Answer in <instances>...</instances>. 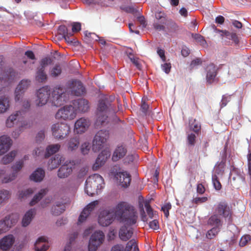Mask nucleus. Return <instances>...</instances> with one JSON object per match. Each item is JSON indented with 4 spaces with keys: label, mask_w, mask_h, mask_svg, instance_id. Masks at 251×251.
Wrapping results in <instances>:
<instances>
[{
    "label": "nucleus",
    "mask_w": 251,
    "mask_h": 251,
    "mask_svg": "<svg viewBox=\"0 0 251 251\" xmlns=\"http://www.w3.org/2000/svg\"><path fill=\"white\" fill-rule=\"evenodd\" d=\"M85 89L80 81H68L65 87L58 85L52 92L51 102L55 106H59L67 101L70 95L80 96L84 93Z\"/></svg>",
    "instance_id": "f257e3e1"
},
{
    "label": "nucleus",
    "mask_w": 251,
    "mask_h": 251,
    "mask_svg": "<svg viewBox=\"0 0 251 251\" xmlns=\"http://www.w3.org/2000/svg\"><path fill=\"white\" fill-rule=\"evenodd\" d=\"M115 218L124 224L133 225L136 224L138 216L134 207L125 201H120L110 209Z\"/></svg>",
    "instance_id": "f03ea898"
},
{
    "label": "nucleus",
    "mask_w": 251,
    "mask_h": 251,
    "mask_svg": "<svg viewBox=\"0 0 251 251\" xmlns=\"http://www.w3.org/2000/svg\"><path fill=\"white\" fill-rule=\"evenodd\" d=\"M222 216L226 219L230 218L231 212L229 207L225 202H220L217 206L214 214L208 219L207 224L208 225L214 227H219L222 226L220 216Z\"/></svg>",
    "instance_id": "7ed1b4c3"
},
{
    "label": "nucleus",
    "mask_w": 251,
    "mask_h": 251,
    "mask_svg": "<svg viewBox=\"0 0 251 251\" xmlns=\"http://www.w3.org/2000/svg\"><path fill=\"white\" fill-rule=\"evenodd\" d=\"M104 180L101 176L95 174L89 176L85 182V192L89 196L98 194L104 187Z\"/></svg>",
    "instance_id": "20e7f679"
},
{
    "label": "nucleus",
    "mask_w": 251,
    "mask_h": 251,
    "mask_svg": "<svg viewBox=\"0 0 251 251\" xmlns=\"http://www.w3.org/2000/svg\"><path fill=\"white\" fill-rule=\"evenodd\" d=\"M115 111L111 104L105 100L100 101L98 105L97 110V120L96 124L99 126L104 125L108 122V115L114 114Z\"/></svg>",
    "instance_id": "39448f33"
},
{
    "label": "nucleus",
    "mask_w": 251,
    "mask_h": 251,
    "mask_svg": "<svg viewBox=\"0 0 251 251\" xmlns=\"http://www.w3.org/2000/svg\"><path fill=\"white\" fill-rule=\"evenodd\" d=\"M24 165L23 160L16 162L11 166L12 172L6 173L4 168H0V182L7 184L14 181L17 176V173L22 169Z\"/></svg>",
    "instance_id": "423d86ee"
},
{
    "label": "nucleus",
    "mask_w": 251,
    "mask_h": 251,
    "mask_svg": "<svg viewBox=\"0 0 251 251\" xmlns=\"http://www.w3.org/2000/svg\"><path fill=\"white\" fill-rule=\"evenodd\" d=\"M52 135L58 140H62L70 132V126L64 123H57L53 124L51 127Z\"/></svg>",
    "instance_id": "0eeeda50"
},
{
    "label": "nucleus",
    "mask_w": 251,
    "mask_h": 251,
    "mask_svg": "<svg viewBox=\"0 0 251 251\" xmlns=\"http://www.w3.org/2000/svg\"><path fill=\"white\" fill-rule=\"evenodd\" d=\"M109 138V132L106 130H100L95 135L93 143L92 150L94 152H98L105 145Z\"/></svg>",
    "instance_id": "6e6552de"
},
{
    "label": "nucleus",
    "mask_w": 251,
    "mask_h": 251,
    "mask_svg": "<svg viewBox=\"0 0 251 251\" xmlns=\"http://www.w3.org/2000/svg\"><path fill=\"white\" fill-rule=\"evenodd\" d=\"M76 115L75 109L70 104L59 109L55 115V118L58 120L71 121L74 119Z\"/></svg>",
    "instance_id": "1a4fd4ad"
},
{
    "label": "nucleus",
    "mask_w": 251,
    "mask_h": 251,
    "mask_svg": "<svg viewBox=\"0 0 251 251\" xmlns=\"http://www.w3.org/2000/svg\"><path fill=\"white\" fill-rule=\"evenodd\" d=\"M105 235L103 232L97 231L91 235L88 247V251H97L103 243Z\"/></svg>",
    "instance_id": "9d476101"
},
{
    "label": "nucleus",
    "mask_w": 251,
    "mask_h": 251,
    "mask_svg": "<svg viewBox=\"0 0 251 251\" xmlns=\"http://www.w3.org/2000/svg\"><path fill=\"white\" fill-rule=\"evenodd\" d=\"M50 90L48 87L45 86L39 89L36 93L35 104L38 106L45 105L49 99Z\"/></svg>",
    "instance_id": "9b49d317"
},
{
    "label": "nucleus",
    "mask_w": 251,
    "mask_h": 251,
    "mask_svg": "<svg viewBox=\"0 0 251 251\" xmlns=\"http://www.w3.org/2000/svg\"><path fill=\"white\" fill-rule=\"evenodd\" d=\"M114 176L120 185L123 187L126 188L129 185L131 181V176L127 172L120 170L115 173Z\"/></svg>",
    "instance_id": "f8f14e48"
},
{
    "label": "nucleus",
    "mask_w": 251,
    "mask_h": 251,
    "mask_svg": "<svg viewBox=\"0 0 251 251\" xmlns=\"http://www.w3.org/2000/svg\"><path fill=\"white\" fill-rule=\"evenodd\" d=\"M114 216L110 210H104L102 211L99 217V223L102 226H106L110 225L113 220Z\"/></svg>",
    "instance_id": "ddd939ff"
},
{
    "label": "nucleus",
    "mask_w": 251,
    "mask_h": 251,
    "mask_svg": "<svg viewBox=\"0 0 251 251\" xmlns=\"http://www.w3.org/2000/svg\"><path fill=\"white\" fill-rule=\"evenodd\" d=\"M90 125L88 119L81 118L76 121L74 125V132L77 134L85 132Z\"/></svg>",
    "instance_id": "4468645a"
},
{
    "label": "nucleus",
    "mask_w": 251,
    "mask_h": 251,
    "mask_svg": "<svg viewBox=\"0 0 251 251\" xmlns=\"http://www.w3.org/2000/svg\"><path fill=\"white\" fill-rule=\"evenodd\" d=\"M30 81L27 79H23L19 83L15 90V101H19L21 97L23 98V94H24L25 91L30 85Z\"/></svg>",
    "instance_id": "2eb2a0df"
},
{
    "label": "nucleus",
    "mask_w": 251,
    "mask_h": 251,
    "mask_svg": "<svg viewBox=\"0 0 251 251\" xmlns=\"http://www.w3.org/2000/svg\"><path fill=\"white\" fill-rule=\"evenodd\" d=\"M111 251H139L135 240H131L126 244L125 249L122 245H116L112 247Z\"/></svg>",
    "instance_id": "dca6fc26"
},
{
    "label": "nucleus",
    "mask_w": 251,
    "mask_h": 251,
    "mask_svg": "<svg viewBox=\"0 0 251 251\" xmlns=\"http://www.w3.org/2000/svg\"><path fill=\"white\" fill-rule=\"evenodd\" d=\"M155 21L153 24L155 29L158 30H163L164 29V25L166 24V18L164 12L157 11L155 14Z\"/></svg>",
    "instance_id": "f3484780"
},
{
    "label": "nucleus",
    "mask_w": 251,
    "mask_h": 251,
    "mask_svg": "<svg viewBox=\"0 0 251 251\" xmlns=\"http://www.w3.org/2000/svg\"><path fill=\"white\" fill-rule=\"evenodd\" d=\"M110 156V152L109 150H104L102 151L96 159V162L93 166V169L96 170L103 166Z\"/></svg>",
    "instance_id": "a211bd4d"
},
{
    "label": "nucleus",
    "mask_w": 251,
    "mask_h": 251,
    "mask_svg": "<svg viewBox=\"0 0 251 251\" xmlns=\"http://www.w3.org/2000/svg\"><path fill=\"white\" fill-rule=\"evenodd\" d=\"M12 145V141L7 135L0 136V156L7 152Z\"/></svg>",
    "instance_id": "6ab92c4d"
},
{
    "label": "nucleus",
    "mask_w": 251,
    "mask_h": 251,
    "mask_svg": "<svg viewBox=\"0 0 251 251\" xmlns=\"http://www.w3.org/2000/svg\"><path fill=\"white\" fill-rule=\"evenodd\" d=\"M98 204L97 201H94L88 204L83 210L80 214L78 219V224L84 222L90 214L91 212L94 209L96 205Z\"/></svg>",
    "instance_id": "aec40b11"
},
{
    "label": "nucleus",
    "mask_w": 251,
    "mask_h": 251,
    "mask_svg": "<svg viewBox=\"0 0 251 251\" xmlns=\"http://www.w3.org/2000/svg\"><path fill=\"white\" fill-rule=\"evenodd\" d=\"M72 105L75 109L76 114L78 112H85L89 107L88 101L85 99L75 100Z\"/></svg>",
    "instance_id": "412c9836"
},
{
    "label": "nucleus",
    "mask_w": 251,
    "mask_h": 251,
    "mask_svg": "<svg viewBox=\"0 0 251 251\" xmlns=\"http://www.w3.org/2000/svg\"><path fill=\"white\" fill-rule=\"evenodd\" d=\"M74 162L66 161L58 170V176L61 178H64L68 177L73 171V166Z\"/></svg>",
    "instance_id": "4be33fe9"
},
{
    "label": "nucleus",
    "mask_w": 251,
    "mask_h": 251,
    "mask_svg": "<svg viewBox=\"0 0 251 251\" xmlns=\"http://www.w3.org/2000/svg\"><path fill=\"white\" fill-rule=\"evenodd\" d=\"M23 114L24 111L23 110H18L12 113L6 119L5 126L8 128L13 127Z\"/></svg>",
    "instance_id": "5701e85b"
},
{
    "label": "nucleus",
    "mask_w": 251,
    "mask_h": 251,
    "mask_svg": "<svg viewBox=\"0 0 251 251\" xmlns=\"http://www.w3.org/2000/svg\"><path fill=\"white\" fill-rule=\"evenodd\" d=\"M15 242V238L12 234L4 236L0 240V249L3 251L9 250Z\"/></svg>",
    "instance_id": "b1692460"
},
{
    "label": "nucleus",
    "mask_w": 251,
    "mask_h": 251,
    "mask_svg": "<svg viewBox=\"0 0 251 251\" xmlns=\"http://www.w3.org/2000/svg\"><path fill=\"white\" fill-rule=\"evenodd\" d=\"M50 247L48 239L45 236H41L38 238L34 243V250L35 251H47Z\"/></svg>",
    "instance_id": "393cba45"
},
{
    "label": "nucleus",
    "mask_w": 251,
    "mask_h": 251,
    "mask_svg": "<svg viewBox=\"0 0 251 251\" xmlns=\"http://www.w3.org/2000/svg\"><path fill=\"white\" fill-rule=\"evenodd\" d=\"M131 226L124 224V226L120 228L119 237L122 240L127 241L131 237L133 231L132 228L129 227Z\"/></svg>",
    "instance_id": "a878e982"
},
{
    "label": "nucleus",
    "mask_w": 251,
    "mask_h": 251,
    "mask_svg": "<svg viewBox=\"0 0 251 251\" xmlns=\"http://www.w3.org/2000/svg\"><path fill=\"white\" fill-rule=\"evenodd\" d=\"M127 153L126 148L122 145L117 146L114 151L112 156L113 161H117L126 156Z\"/></svg>",
    "instance_id": "bb28decb"
},
{
    "label": "nucleus",
    "mask_w": 251,
    "mask_h": 251,
    "mask_svg": "<svg viewBox=\"0 0 251 251\" xmlns=\"http://www.w3.org/2000/svg\"><path fill=\"white\" fill-rule=\"evenodd\" d=\"M31 126V123L29 121H23L20 126L13 131L12 133V137L14 138H17L25 129L29 128Z\"/></svg>",
    "instance_id": "cd10ccee"
},
{
    "label": "nucleus",
    "mask_w": 251,
    "mask_h": 251,
    "mask_svg": "<svg viewBox=\"0 0 251 251\" xmlns=\"http://www.w3.org/2000/svg\"><path fill=\"white\" fill-rule=\"evenodd\" d=\"M226 169V159H223L221 162H218L215 165L212 176H218V177H221L225 172Z\"/></svg>",
    "instance_id": "c85d7f7f"
},
{
    "label": "nucleus",
    "mask_w": 251,
    "mask_h": 251,
    "mask_svg": "<svg viewBox=\"0 0 251 251\" xmlns=\"http://www.w3.org/2000/svg\"><path fill=\"white\" fill-rule=\"evenodd\" d=\"M206 81L208 83H211L215 80L217 75L216 67L212 64L209 65L206 68Z\"/></svg>",
    "instance_id": "c756f323"
},
{
    "label": "nucleus",
    "mask_w": 251,
    "mask_h": 251,
    "mask_svg": "<svg viewBox=\"0 0 251 251\" xmlns=\"http://www.w3.org/2000/svg\"><path fill=\"white\" fill-rule=\"evenodd\" d=\"M35 209H30L25 214L22 220V226L23 227H26L30 224L35 215Z\"/></svg>",
    "instance_id": "7c9ffc66"
},
{
    "label": "nucleus",
    "mask_w": 251,
    "mask_h": 251,
    "mask_svg": "<svg viewBox=\"0 0 251 251\" xmlns=\"http://www.w3.org/2000/svg\"><path fill=\"white\" fill-rule=\"evenodd\" d=\"M64 160V157L57 154L51 158L48 162V169L52 170L58 167V166Z\"/></svg>",
    "instance_id": "2f4dec72"
},
{
    "label": "nucleus",
    "mask_w": 251,
    "mask_h": 251,
    "mask_svg": "<svg viewBox=\"0 0 251 251\" xmlns=\"http://www.w3.org/2000/svg\"><path fill=\"white\" fill-rule=\"evenodd\" d=\"M19 219V216L17 214H11L5 217L1 220L4 221V225L6 226L8 230L13 225L16 224Z\"/></svg>",
    "instance_id": "473e14b6"
},
{
    "label": "nucleus",
    "mask_w": 251,
    "mask_h": 251,
    "mask_svg": "<svg viewBox=\"0 0 251 251\" xmlns=\"http://www.w3.org/2000/svg\"><path fill=\"white\" fill-rule=\"evenodd\" d=\"M10 99L8 96H0V114H3L9 110L10 105Z\"/></svg>",
    "instance_id": "72a5a7b5"
},
{
    "label": "nucleus",
    "mask_w": 251,
    "mask_h": 251,
    "mask_svg": "<svg viewBox=\"0 0 251 251\" xmlns=\"http://www.w3.org/2000/svg\"><path fill=\"white\" fill-rule=\"evenodd\" d=\"M15 74V72H9V74L6 73L0 76V92L8 82H11L14 78Z\"/></svg>",
    "instance_id": "f704fd0d"
},
{
    "label": "nucleus",
    "mask_w": 251,
    "mask_h": 251,
    "mask_svg": "<svg viewBox=\"0 0 251 251\" xmlns=\"http://www.w3.org/2000/svg\"><path fill=\"white\" fill-rule=\"evenodd\" d=\"M45 171L40 168H37L30 175V179L35 182L41 181L45 177Z\"/></svg>",
    "instance_id": "c9c22d12"
},
{
    "label": "nucleus",
    "mask_w": 251,
    "mask_h": 251,
    "mask_svg": "<svg viewBox=\"0 0 251 251\" xmlns=\"http://www.w3.org/2000/svg\"><path fill=\"white\" fill-rule=\"evenodd\" d=\"M214 31L216 33H218L222 38L225 37L227 39L231 40L235 43L237 41V37L235 33H230L226 30H220L216 28L215 29Z\"/></svg>",
    "instance_id": "e433bc0d"
},
{
    "label": "nucleus",
    "mask_w": 251,
    "mask_h": 251,
    "mask_svg": "<svg viewBox=\"0 0 251 251\" xmlns=\"http://www.w3.org/2000/svg\"><path fill=\"white\" fill-rule=\"evenodd\" d=\"M17 154V151L13 150L4 155L0 160V163L4 165L9 164L13 161Z\"/></svg>",
    "instance_id": "4c0bfd02"
},
{
    "label": "nucleus",
    "mask_w": 251,
    "mask_h": 251,
    "mask_svg": "<svg viewBox=\"0 0 251 251\" xmlns=\"http://www.w3.org/2000/svg\"><path fill=\"white\" fill-rule=\"evenodd\" d=\"M77 235V232H74L69 235L68 240L65 246L63 251H71L72 244L74 242Z\"/></svg>",
    "instance_id": "58836bf2"
},
{
    "label": "nucleus",
    "mask_w": 251,
    "mask_h": 251,
    "mask_svg": "<svg viewBox=\"0 0 251 251\" xmlns=\"http://www.w3.org/2000/svg\"><path fill=\"white\" fill-rule=\"evenodd\" d=\"M47 190L46 189H41L38 194H36L30 202V205L33 206L36 204L42 198L46 195Z\"/></svg>",
    "instance_id": "ea45409f"
},
{
    "label": "nucleus",
    "mask_w": 251,
    "mask_h": 251,
    "mask_svg": "<svg viewBox=\"0 0 251 251\" xmlns=\"http://www.w3.org/2000/svg\"><path fill=\"white\" fill-rule=\"evenodd\" d=\"M60 148L59 144H54L49 146L46 149V157H49L59 151Z\"/></svg>",
    "instance_id": "a19ab883"
},
{
    "label": "nucleus",
    "mask_w": 251,
    "mask_h": 251,
    "mask_svg": "<svg viewBox=\"0 0 251 251\" xmlns=\"http://www.w3.org/2000/svg\"><path fill=\"white\" fill-rule=\"evenodd\" d=\"M79 140L77 137L71 138L68 143V148L70 151H73L78 148Z\"/></svg>",
    "instance_id": "79ce46f5"
},
{
    "label": "nucleus",
    "mask_w": 251,
    "mask_h": 251,
    "mask_svg": "<svg viewBox=\"0 0 251 251\" xmlns=\"http://www.w3.org/2000/svg\"><path fill=\"white\" fill-rule=\"evenodd\" d=\"M11 196V192L5 189L0 190V204L8 200Z\"/></svg>",
    "instance_id": "37998d69"
},
{
    "label": "nucleus",
    "mask_w": 251,
    "mask_h": 251,
    "mask_svg": "<svg viewBox=\"0 0 251 251\" xmlns=\"http://www.w3.org/2000/svg\"><path fill=\"white\" fill-rule=\"evenodd\" d=\"M65 209V206L63 204L57 203L52 208V212L54 215H59L62 213Z\"/></svg>",
    "instance_id": "c03bdc74"
},
{
    "label": "nucleus",
    "mask_w": 251,
    "mask_h": 251,
    "mask_svg": "<svg viewBox=\"0 0 251 251\" xmlns=\"http://www.w3.org/2000/svg\"><path fill=\"white\" fill-rule=\"evenodd\" d=\"M220 230V228L213 227L211 229L209 230L206 236L207 238L211 239L216 237Z\"/></svg>",
    "instance_id": "a18cd8bd"
},
{
    "label": "nucleus",
    "mask_w": 251,
    "mask_h": 251,
    "mask_svg": "<svg viewBox=\"0 0 251 251\" xmlns=\"http://www.w3.org/2000/svg\"><path fill=\"white\" fill-rule=\"evenodd\" d=\"M36 78L38 81L41 82H43L47 79V75L44 69L40 68L38 70L36 73Z\"/></svg>",
    "instance_id": "49530a36"
},
{
    "label": "nucleus",
    "mask_w": 251,
    "mask_h": 251,
    "mask_svg": "<svg viewBox=\"0 0 251 251\" xmlns=\"http://www.w3.org/2000/svg\"><path fill=\"white\" fill-rule=\"evenodd\" d=\"M16 102L20 103L25 109L29 108L30 105V102L24 94H23V98L21 97L20 100Z\"/></svg>",
    "instance_id": "de8ad7c7"
},
{
    "label": "nucleus",
    "mask_w": 251,
    "mask_h": 251,
    "mask_svg": "<svg viewBox=\"0 0 251 251\" xmlns=\"http://www.w3.org/2000/svg\"><path fill=\"white\" fill-rule=\"evenodd\" d=\"M193 38L199 43L201 46L205 47L206 45V42L204 38L199 34H195L192 35Z\"/></svg>",
    "instance_id": "09e8293b"
},
{
    "label": "nucleus",
    "mask_w": 251,
    "mask_h": 251,
    "mask_svg": "<svg viewBox=\"0 0 251 251\" xmlns=\"http://www.w3.org/2000/svg\"><path fill=\"white\" fill-rule=\"evenodd\" d=\"M33 192L34 190L32 188H28L23 191H22L19 193V198L24 199L26 198L30 195L32 194L33 193Z\"/></svg>",
    "instance_id": "8fccbe9b"
},
{
    "label": "nucleus",
    "mask_w": 251,
    "mask_h": 251,
    "mask_svg": "<svg viewBox=\"0 0 251 251\" xmlns=\"http://www.w3.org/2000/svg\"><path fill=\"white\" fill-rule=\"evenodd\" d=\"M61 73V69L60 66H54L50 71V75L55 77L59 75Z\"/></svg>",
    "instance_id": "3c124183"
},
{
    "label": "nucleus",
    "mask_w": 251,
    "mask_h": 251,
    "mask_svg": "<svg viewBox=\"0 0 251 251\" xmlns=\"http://www.w3.org/2000/svg\"><path fill=\"white\" fill-rule=\"evenodd\" d=\"M219 177H218V176H212V180L213 186L215 189L217 190H220L222 187V185L219 180Z\"/></svg>",
    "instance_id": "603ef678"
},
{
    "label": "nucleus",
    "mask_w": 251,
    "mask_h": 251,
    "mask_svg": "<svg viewBox=\"0 0 251 251\" xmlns=\"http://www.w3.org/2000/svg\"><path fill=\"white\" fill-rule=\"evenodd\" d=\"M145 207L146 208L148 215L151 219H152L154 217L156 216L155 212L153 211L152 209L148 202H146Z\"/></svg>",
    "instance_id": "864d4df0"
},
{
    "label": "nucleus",
    "mask_w": 251,
    "mask_h": 251,
    "mask_svg": "<svg viewBox=\"0 0 251 251\" xmlns=\"http://www.w3.org/2000/svg\"><path fill=\"white\" fill-rule=\"evenodd\" d=\"M51 63V60L50 58L46 57L42 59L40 62V69H45V68Z\"/></svg>",
    "instance_id": "5fc2aeb1"
},
{
    "label": "nucleus",
    "mask_w": 251,
    "mask_h": 251,
    "mask_svg": "<svg viewBox=\"0 0 251 251\" xmlns=\"http://www.w3.org/2000/svg\"><path fill=\"white\" fill-rule=\"evenodd\" d=\"M90 149V147L89 143L86 142H84L81 146V152L84 155L87 154L88 153Z\"/></svg>",
    "instance_id": "6e6d98bb"
},
{
    "label": "nucleus",
    "mask_w": 251,
    "mask_h": 251,
    "mask_svg": "<svg viewBox=\"0 0 251 251\" xmlns=\"http://www.w3.org/2000/svg\"><path fill=\"white\" fill-rule=\"evenodd\" d=\"M138 158L137 154L134 153L132 154L127 155L124 159L125 163H129L130 162L134 161Z\"/></svg>",
    "instance_id": "4d7b16f0"
},
{
    "label": "nucleus",
    "mask_w": 251,
    "mask_h": 251,
    "mask_svg": "<svg viewBox=\"0 0 251 251\" xmlns=\"http://www.w3.org/2000/svg\"><path fill=\"white\" fill-rule=\"evenodd\" d=\"M251 239L250 236L248 235L242 236L240 239L239 245L240 246L243 247L245 246L249 241Z\"/></svg>",
    "instance_id": "13d9d810"
},
{
    "label": "nucleus",
    "mask_w": 251,
    "mask_h": 251,
    "mask_svg": "<svg viewBox=\"0 0 251 251\" xmlns=\"http://www.w3.org/2000/svg\"><path fill=\"white\" fill-rule=\"evenodd\" d=\"M128 57L130 61L139 69H140V65L138 62V59L135 58L134 55L129 53L128 54Z\"/></svg>",
    "instance_id": "bf43d9fd"
},
{
    "label": "nucleus",
    "mask_w": 251,
    "mask_h": 251,
    "mask_svg": "<svg viewBox=\"0 0 251 251\" xmlns=\"http://www.w3.org/2000/svg\"><path fill=\"white\" fill-rule=\"evenodd\" d=\"M128 57L130 61L139 69H140V65L138 62V59L135 58L134 55L129 53L128 54Z\"/></svg>",
    "instance_id": "052dcab7"
},
{
    "label": "nucleus",
    "mask_w": 251,
    "mask_h": 251,
    "mask_svg": "<svg viewBox=\"0 0 251 251\" xmlns=\"http://www.w3.org/2000/svg\"><path fill=\"white\" fill-rule=\"evenodd\" d=\"M128 57L130 61L139 69H140V65L138 62V59L135 58L134 55L129 53L128 54Z\"/></svg>",
    "instance_id": "680f3d73"
},
{
    "label": "nucleus",
    "mask_w": 251,
    "mask_h": 251,
    "mask_svg": "<svg viewBox=\"0 0 251 251\" xmlns=\"http://www.w3.org/2000/svg\"><path fill=\"white\" fill-rule=\"evenodd\" d=\"M128 57L130 61L139 69H140V65L138 62V59L135 58L134 55L129 53L128 54Z\"/></svg>",
    "instance_id": "e2e57ef3"
},
{
    "label": "nucleus",
    "mask_w": 251,
    "mask_h": 251,
    "mask_svg": "<svg viewBox=\"0 0 251 251\" xmlns=\"http://www.w3.org/2000/svg\"><path fill=\"white\" fill-rule=\"evenodd\" d=\"M128 57L130 61L139 69H140V65L138 62V59L135 58L134 55L129 53L128 54Z\"/></svg>",
    "instance_id": "0e129e2a"
},
{
    "label": "nucleus",
    "mask_w": 251,
    "mask_h": 251,
    "mask_svg": "<svg viewBox=\"0 0 251 251\" xmlns=\"http://www.w3.org/2000/svg\"><path fill=\"white\" fill-rule=\"evenodd\" d=\"M171 208V204L170 203H167L162 206V210L163 211L165 216L167 218L169 215V210Z\"/></svg>",
    "instance_id": "69168bd1"
},
{
    "label": "nucleus",
    "mask_w": 251,
    "mask_h": 251,
    "mask_svg": "<svg viewBox=\"0 0 251 251\" xmlns=\"http://www.w3.org/2000/svg\"><path fill=\"white\" fill-rule=\"evenodd\" d=\"M58 33L63 36L68 34V30L66 26L60 25L58 27Z\"/></svg>",
    "instance_id": "338daca9"
},
{
    "label": "nucleus",
    "mask_w": 251,
    "mask_h": 251,
    "mask_svg": "<svg viewBox=\"0 0 251 251\" xmlns=\"http://www.w3.org/2000/svg\"><path fill=\"white\" fill-rule=\"evenodd\" d=\"M231 96L224 95L223 97L222 100L221 102V106L224 107L225 106L227 103L229 101L231 100Z\"/></svg>",
    "instance_id": "774afa93"
}]
</instances>
